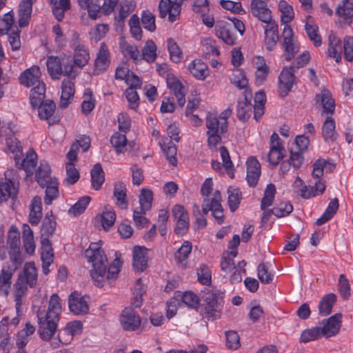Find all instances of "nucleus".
Returning a JSON list of instances; mask_svg holds the SVG:
<instances>
[{"label": "nucleus", "mask_w": 353, "mask_h": 353, "mask_svg": "<svg viewBox=\"0 0 353 353\" xmlns=\"http://www.w3.org/2000/svg\"><path fill=\"white\" fill-rule=\"evenodd\" d=\"M265 35L266 48L271 51L275 47L279 40L278 25L274 21L267 23L265 28Z\"/></svg>", "instance_id": "393cba45"}, {"label": "nucleus", "mask_w": 353, "mask_h": 353, "mask_svg": "<svg viewBox=\"0 0 353 353\" xmlns=\"http://www.w3.org/2000/svg\"><path fill=\"white\" fill-rule=\"evenodd\" d=\"M315 99L317 101H321L323 106V113L333 114L335 103L328 90L323 89L321 90V93L316 95Z\"/></svg>", "instance_id": "473e14b6"}, {"label": "nucleus", "mask_w": 353, "mask_h": 353, "mask_svg": "<svg viewBox=\"0 0 353 353\" xmlns=\"http://www.w3.org/2000/svg\"><path fill=\"white\" fill-rule=\"evenodd\" d=\"M119 323L121 327L125 331L134 332L141 327V319L134 308L126 307L119 315Z\"/></svg>", "instance_id": "6e6552de"}, {"label": "nucleus", "mask_w": 353, "mask_h": 353, "mask_svg": "<svg viewBox=\"0 0 353 353\" xmlns=\"http://www.w3.org/2000/svg\"><path fill=\"white\" fill-rule=\"evenodd\" d=\"M125 185L121 181H117L114 185V196L117 199L116 204L121 209L128 208V201L126 194Z\"/></svg>", "instance_id": "c9c22d12"}, {"label": "nucleus", "mask_w": 353, "mask_h": 353, "mask_svg": "<svg viewBox=\"0 0 353 353\" xmlns=\"http://www.w3.org/2000/svg\"><path fill=\"white\" fill-rule=\"evenodd\" d=\"M36 0H23L19 4L18 11L19 26L26 27L28 25L32 11V4Z\"/></svg>", "instance_id": "a878e982"}, {"label": "nucleus", "mask_w": 353, "mask_h": 353, "mask_svg": "<svg viewBox=\"0 0 353 353\" xmlns=\"http://www.w3.org/2000/svg\"><path fill=\"white\" fill-rule=\"evenodd\" d=\"M143 59L148 63L154 62L157 58V46L152 40H148L142 49Z\"/></svg>", "instance_id": "864d4df0"}, {"label": "nucleus", "mask_w": 353, "mask_h": 353, "mask_svg": "<svg viewBox=\"0 0 353 353\" xmlns=\"http://www.w3.org/2000/svg\"><path fill=\"white\" fill-rule=\"evenodd\" d=\"M275 193V185L272 183L268 184L265 190L264 196L261 200V209L262 210H265L268 207L272 205Z\"/></svg>", "instance_id": "4d7b16f0"}, {"label": "nucleus", "mask_w": 353, "mask_h": 353, "mask_svg": "<svg viewBox=\"0 0 353 353\" xmlns=\"http://www.w3.org/2000/svg\"><path fill=\"white\" fill-rule=\"evenodd\" d=\"M161 149L170 163L173 166H176L178 162L176 157L177 152L176 146L170 141L167 145H162Z\"/></svg>", "instance_id": "e2e57ef3"}, {"label": "nucleus", "mask_w": 353, "mask_h": 353, "mask_svg": "<svg viewBox=\"0 0 353 353\" xmlns=\"http://www.w3.org/2000/svg\"><path fill=\"white\" fill-rule=\"evenodd\" d=\"M221 270L225 273H230L234 270L231 276V281L232 283L241 281V276L240 274V270H237L236 267L234 265V261L232 258L225 256V254H223L221 261Z\"/></svg>", "instance_id": "2f4dec72"}, {"label": "nucleus", "mask_w": 353, "mask_h": 353, "mask_svg": "<svg viewBox=\"0 0 353 353\" xmlns=\"http://www.w3.org/2000/svg\"><path fill=\"white\" fill-rule=\"evenodd\" d=\"M336 165L330 159H317L312 165V175L314 179H319L323 175L324 170L327 173H331L335 169Z\"/></svg>", "instance_id": "b1692460"}, {"label": "nucleus", "mask_w": 353, "mask_h": 353, "mask_svg": "<svg viewBox=\"0 0 353 353\" xmlns=\"http://www.w3.org/2000/svg\"><path fill=\"white\" fill-rule=\"evenodd\" d=\"M256 69V83L258 85H262L266 81L268 74L269 73V67L265 63L263 57H259L257 58Z\"/></svg>", "instance_id": "37998d69"}, {"label": "nucleus", "mask_w": 353, "mask_h": 353, "mask_svg": "<svg viewBox=\"0 0 353 353\" xmlns=\"http://www.w3.org/2000/svg\"><path fill=\"white\" fill-rule=\"evenodd\" d=\"M132 256L134 269L138 272H143L148 267V249L137 245L133 249Z\"/></svg>", "instance_id": "412c9836"}, {"label": "nucleus", "mask_w": 353, "mask_h": 353, "mask_svg": "<svg viewBox=\"0 0 353 353\" xmlns=\"http://www.w3.org/2000/svg\"><path fill=\"white\" fill-rule=\"evenodd\" d=\"M14 170H8L5 172L4 181H0V203L6 201L10 198H14L17 195V190L14 186Z\"/></svg>", "instance_id": "f8f14e48"}, {"label": "nucleus", "mask_w": 353, "mask_h": 353, "mask_svg": "<svg viewBox=\"0 0 353 353\" xmlns=\"http://www.w3.org/2000/svg\"><path fill=\"white\" fill-rule=\"evenodd\" d=\"M152 192L149 189L143 188L139 195V209L142 212L150 210L152 207Z\"/></svg>", "instance_id": "5fc2aeb1"}, {"label": "nucleus", "mask_w": 353, "mask_h": 353, "mask_svg": "<svg viewBox=\"0 0 353 353\" xmlns=\"http://www.w3.org/2000/svg\"><path fill=\"white\" fill-rule=\"evenodd\" d=\"M166 83L170 92L176 97L179 105L183 107L185 103V92L181 81L173 74H169L166 78Z\"/></svg>", "instance_id": "aec40b11"}, {"label": "nucleus", "mask_w": 353, "mask_h": 353, "mask_svg": "<svg viewBox=\"0 0 353 353\" xmlns=\"http://www.w3.org/2000/svg\"><path fill=\"white\" fill-rule=\"evenodd\" d=\"M15 270L6 265L3 266L0 273V295L6 296L10 291L11 280Z\"/></svg>", "instance_id": "cd10ccee"}, {"label": "nucleus", "mask_w": 353, "mask_h": 353, "mask_svg": "<svg viewBox=\"0 0 353 353\" xmlns=\"http://www.w3.org/2000/svg\"><path fill=\"white\" fill-rule=\"evenodd\" d=\"M322 134L324 140L327 142H334L337 138V133L335 130V121L334 119L328 116L323 123Z\"/></svg>", "instance_id": "4c0bfd02"}, {"label": "nucleus", "mask_w": 353, "mask_h": 353, "mask_svg": "<svg viewBox=\"0 0 353 353\" xmlns=\"http://www.w3.org/2000/svg\"><path fill=\"white\" fill-rule=\"evenodd\" d=\"M56 226L55 216L52 211L48 212L42 221L40 231L41 235L51 236L55 231Z\"/></svg>", "instance_id": "58836bf2"}, {"label": "nucleus", "mask_w": 353, "mask_h": 353, "mask_svg": "<svg viewBox=\"0 0 353 353\" xmlns=\"http://www.w3.org/2000/svg\"><path fill=\"white\" fill-rule=\"evenodd\" d=\"M251 12L261 21L267 23L272 20V12L263 0H252L250 3Z\"/></svg>", "instance_id": "a211bd4d"}, {"label": "nucleus", "mask_w": 353, "mask_h": 353, "mask_svg": "<svg viewBox=\"0 0 353 353\" xmlns=\"http://www.w3.org/2000/svg\"><path fill=\"white\" fill-rule=\"evenodd\" d=\"M110 63V52L105 43H101L94 62V74L99 75L105 71Z\"/></svg>", "instance_id": "f3484780"}, {"label": "nucleus", "mask_w": 353, "mask_h": 353, "mask_svg": "<svg viewBox=\"0 0 353 353\" xmlns=\"http://www.w3.org/2000/svg\"><path fill=\"white\" fill-rule=\"evenodd\" d=\"M189 70L199 80H204L208 76V65L199 59L194 60L189 65Z\"/></svg>", "instance_id": "ea45409f"}, {"label": "nucleus", "mask_w": 353, "mask_h": 353, "mask_svg": "<svg viewBox=\"0 0 353 353\" xmlns=\"http://www.w3.org/2000/svg\"><path fill=\"white\" fill-rule=\"evenodd\" d=\"M119 0H78L81 8L88 10L92 19L99 17L101 12L105 14L112 12Z\"/></svg>", "instance_id": "423d86ee"}, {"label": "nucleus", "mask_w": 353, "mask_h": 353, "mask_svg": "<svg viewBox=\"0 0 353 353\" xmlns=\"http://www.w3.org/2000/svg\"><path fill=\"white\" fill-rule=\"evenodd\" d=\"M230 82L234 84L239 89H247L246 87L248 84V80L245 77V74L242 70H236L230 77Z\"/></svg>", "instance_id": "052dcab7"}, {"label": "nucleus", "mask_w": 353, "mask_h": 353, "mask_svg": "<svg viewBox=\"0 0 353 353\" xmlns=\"http://www.w3.org/2000/svg\"><path fill=\"white\" fill-rule=\"evenodd\" d=\"M50 172L51 170L48 163L46 161H41L35 174L36 180L41 187L44 188L45 185L52 180L53 178L50 176Z\"/></svg>", "instance_id": "f704fd0d"}, {"label": "nucleus", "mask_w": 353, "mask_h": 353, "mask_svg": "<svg viewBox=\"0 0 353 353\" xmlns=\"http://www.w3.org/2000/svg\"><path fill=\"white\" fill-rule=\"evenodd\" d=\"M342 314L340 313L335 314L327 319H324L321 324V330L323 336L330 337L336 335L341 326Z\"/></svg>", "instance_id": "6ab92c4d"}, {"label": "nucleus", "mask_w": 353, "mask_h": 353, "mask_svg": "<svg viewBox=\"0 0 353 353\" xmlns=\"http://www.w3.org/2000/svg\"><path fill=\"white\" fill-rule=\"evenodd\" d=\"M48 72L53 79H59L61 74L75 79L78 72L74 70L71 56L64 55L63 57L50 56L46 61Z\"/></svg>", "instance_id": "39448f33"}, {"label": "nucleus", "mask_w": 353, "mask_h": 353, "mask_svg": "<svg viewBox=\"0 0 353 353\" xmlns=\"http://www.w3.org/2000/svg\"><path fill=\"white\" fill-rule=\"evenodd\" d=\"M293 31L288 25L284 26L282 37L283 38V46L285 52V59L291 61L299 51V47L293 41Z\"/></svg>", "instance_id": "dca6fc26"}, {"label": "nucleus", "mask_w": 353, "mask_h": 353, "mask_svg": "<svg viewBox=\"0 0 353 353\" xmlns=\"http://www.w3.org/2000/svg\"><path fill=\"white\" fill-rule=\"evenodd\" d=\"M42 217L41 200L39 196L33 198L30 205V212L29 214V222L32 225H37Z\"/></svg>", "instance_id": "e433bc0d"}, {"label": "nucleus", "mask_w": 353, "mask_h": 353, "mask_svg": "<svg viewBox=\"0 0 353 353\" xmlns=\"http://www.w3.org/2000/svg\"><path fill=\"white\" fill-rule=\"evenodd\" d=\"M221 201V193L219 190H216L214 193V202L212 204L213 211L212 214L219 225L223 223L224 221L223 209Z\"/></svg>", "instance_id": "a18cd8bd"}, {"label": "nucleus", "mask_w": 353, "mask_h": 353, "mask_svg": "<svg viewBox=\"0 0 353 353\" xmlns=\"http://www.w3.org/2000/svg\"><path fill=\"white\" fill-rule=\"evenodd\" d=\"M226 347L232 350H236L241 346L240 337L237 332L229 330L225 332Z\"/></svg>", "instance_id": "338daca9"}, {"label": "nucleus", "mask_w": 353, "mask_h": 353, "mask_svg": "<svg viewBox=\"0 0 353 353\" xmlns=\"http://www.w3.org/2000/svg\"><path fill=\"white\" fill-rule=\"evenodd\" d=\"M246 163V179L250 187H254L256 185L261 175V164L259 161L253 157L248 158Z\"/></svg>", "instance_id": "4be33fe9"}, {"label": "nucleus", "mask_w": 353, "mask_h": 353, "mask_svg": "<svg viewBox=\"0 0 353 353\" xmlns=\"http://www.w3.org/2000/svg\"><path fill=\"white\" fill-rule=\"evenodd\" d=\"M224 292L218 289L206 288L201 293V314L208 321L219 319L224 305Z\"/></svg>", "instance_id": "7ed1b4c3"}, {"label": "nucleus", "mask_w": 353, "mask_h": 353, "mask_svg": "<svg viewBox=\"0 0 353 353\" xmlns=\"http://www.w3.org/2000/svg\"><path fill=\"white\" fill-rule=\"evenodd\" d=\"M294 69L293 67L284 68L279 77V89L280 94L284 97L292 90L295 83Z\"/></svg>", "instance_id": "4468645a"}, {"label": "nucleus", "mask_w": 353, "mask_h": 353, "mask_svg": "<svg viewBox=\"0 0 353 353\" xmlns=\"http://www.w3.org/2000/svg\"><path fill=\"white\" fill-rule=\"evenodd\" d=\"M74 94V84L71 80L64 79L61 85V95L60 97L59 106L62 109L66 108L70 100L73 97Z\"/></svg>", "instance_id": "c756f323"}, {"label": "nucleus", "mask_w": 353, "mask_h": 353, "mask_svg": "<svg viewBox=\"0 0 353 353\" xmlns=\"http://www.w3.org/2000/svg\"><path fill=\"white\" fill-rule=\"evenodd\" d=\"M134 5L132 0H121L120 8L118 16L116 17L118 21H123L134 10Z\"/></svg>", "instance_id": "69168bd1"}, {"label": "nucleus", "mask_w": 353, "mask_h": 353, "mask_svg": "<svg viewBox=\"0 0 353 353\" xmlns=\"http://www.w3.org/2000/svg\"><path fill=\"white\" fill-rule=\"evenodd\" d=\"M39 117L42 120H48V124L52 125L55 123V121H51L50 119L53 115L56 105L51 100H46L37 105Z\"/></svg>", "instance_id": "72a5a7b5"}, {"label": "nucleus", "mask_w": 353, "mask_h": 353, "mask_svg": "<svg viewBox=\"0 0 353 353\" xmlns=\"http://www.w3.org/2000/svg\"><path fill=\"white\" fill-rule=\"evenodd\" d=\"M61 313L60 298L57 294H53L48 301L47 311L39 309L37 312L38 332L42 340L48 341L54 335Z\"/></svg>", "instance_id": "f03ea898"}, {"label": "nucleus", "mask_w": 353, "mask_h": 353, "mask_svg": "<svg viewBox=\"0 0 353 353\" xmlns=\"http://www.w3.org/2000/svg\"><path fill=\"white\" fill-rule=\"evenodd\" d=\"M91 182L93 188L96 190L101 189L105 181V174L100 163H96L90 171Z\"/></svg>", "instance_id": "79ce46f5"}, {"label": "nucleus", "mask_w": 353, "mask_h": 353, "mask_svg": "<svg viewBox=\"0 0 353 353\" xmlns=\"http://www.w3.org/2000/svg\"><path fill=\"white\" fill-rule=\"evenodd\" d=\"M90 201L91 198L89 196L80 198L78 201L69 209L68 214L73 216L81 214L87 208Z\"/></svg>", "instance_id": "3c124183"}, {"label": "nucleus", "mask_w": 353, "mask_h": 353, "mask_svg": "<svg viewBox=\"0 0 353 353\" xmlns=\"http://www.w3.org/2000/svg\"><path fill=\"white\" fill-rule=\"evenodd\" d=\"M167 48L170 59L174 63H179L183 59V52L176 42L172 38L168 39Z\"/></svg>", "instance_id": "8fccbe9b"}, {"label": "nucleus", "mask_w": 353, "mask_h": 353, "mask_svg": "<svg viewBox=\"0 0 353 353\" xmlns=\"http://www.w3.org/2000/svg\"><path fill=\"white\" fill-rule=\"evenodd\" d=\"M252 98L251 90L246 89L238 101L236 116L239 120L243 122L248 121L251 117L253 108L251 103Z\"/></svg>", "instance_id": "9b49d317"}, {"label": "nucleus", "mask_w": 353, "mask_h": 353, "mask_svg": "<svg viewBox=\"0 0 353 353\" xmlns=\"http://www.w3.org/2000/svg\"><path fill=\"white\" fill-rule=\"evenodd\" d=\"M127 141L125 135L119 132H115L110 139V143L116 149L117 154L124 152L126 150Z\"/></svg>", "instance_id": "603ef678"}, {"label": "nucleus", "mask_w": 353, "mask_h": 353, "mask_svg": "<svg viewBox=\"0 0 353 353\" xmlns=\"http://www.w3.org/2000/svg\"><path fill=\"white\" fill-rule=\"evenodd\" d=\"M70 46L74 51L72 58V63L80 69L86 65L90 60V53L88 48L82 43L79 34L74 32L71 36Z\"/></svg>", "instance_id": "0eeeda50"}, {"label": "nucleus", "mask_w": 353, "mask_h": 353, "mask_svg": "<svg viewBox=\"0 0 353 353\" xmlns=\"http://www.w3.org/2000/svg\"><path fill=\"white\" fill-rule=\"evenodd\" d=\"M328 41V56L334 58L336 63H339L341 61V53L343 51L341 40L335 34L332 32L329 35Z\"/></svg>", "instance_id": "c85d7f7f"}, {"label": "nucleus", "mask_w": 353, "mask_h": 353, "mask_svg": "<svg viewBox=\"0 0 353 353\" xmlns=\"http://www.w3.org/2000/svg\"><path fill=\"white\" fill-rule=\"evenodd\" d=\"M145 290L144 285L141 282V279H138L134 285V290L133 292V297L131 300V306L132 308H139L142 305L143 299L142 296L145 293Z\"/></svg>", "instance_id": "49530a36"}, {"label": "nucleus", "mask_w": 353, "mask_h": 353, "mask_svg": "<svg viewBox=\"0 0 353 353\" xmlns=\"http://www.w3.org/2000/svg\"><path fill=\"white\" fill-rule=\"evenodd\" d=\"M37 270L33 262H28L24 265L23 272L19 274L14 284V298L15 307L18 316L21 313V307L28 288H33L37 282Z\"/></svg>", "instance_id": "20e7f679"}, {"label": "nucleus", "mask_w": 353, "mask_h": 353, "mask_svg": "<svg viewBox=\"0 0 353 353\" xmlns=\"http://www.w3.org/2000/svg\"><path fill=\"white\" fill-rule=\"evenodd\" d=\"M279 9L281 12V23L288 25V23L293 19L294 16L292 6L288 4L285 1L281 0L279 3Z\"/></svg>", "instance_id": "09e8293b"}, {"label": "nucleus", "mask_w": 353, "mask_h": 353, "mask_svg": "<svg viewBox=\"0 0 353 353\" xmlns=\"http://www.w3.org/2000/svg\"><path fill=\"white\" fill-rule=\"evenodd\" d=\"M207 134L221 133L224 134L228 130V121H219V119L212 114L206 117Z\"/></svg>", "instance_id": "7c9ffc66"}, {"label": "nucleus", "mask_w": 353, "mask_h": 353, "mask_svg": "<svg viewBox=\"0 0 353 353\" xmlns=\"http://www.w3.org/2000/svg\"><path fill=\"white\" fill-rule=\"evenodd\" d=\"M303 181L299 176L296 178L294 183V187H297L299 185L302 186L299 190V193L301 197L303 199H310L318 195L314 186L303 185Z\"/></svg>", "instance_id": "680f3d73"}, {"label": "nucleus", "mask_w": 353, "mask_h": 353, "mask_svg": "<svg viewBox=\"0 0 353 353\" xmlns=\"http://www.w3.org/2000/svg\"><path fill=\"white\" fill-rule=\"evenodd\" d=\"M336 301V296L334 293H330L321 299L319 304V314L321 316L329 315L332 312V307Z\"/></svg>", "instance_id": "a19ab883"}, {"label": "nucleus", "mask_w": 353, "mask_h": 353, "mask_svg": "<svg viewBox=\"0 0 353 353\" xmlns=\"http://www.w3.org/2000/svg\"><path fill=\"white\" fill-rule=\"evenodd\" d=\"M8 254L11 264H8L6 266L14 268L16 271L22 265L24 258L20 252V249L9 250Z\"/></svg>", "instance_id": "0e129e2a"}, {"label": "nucleus", "mask_w": 353, "mask_h": 353, "mask_svg": "<svg viewBox=\"0 0 353 353\" xmlns=\"http://www.w3.org/2000/svg\"><path fill=\"white\" fill-rule=\"evenodd\" d=\"M336 14L343 23L350 25L353 18V0H343L336 8Z\"/></svg>", "instance_id": "bb28decb"}, {"label": "nucleus", "mask_w": 353, "mask_h": 353, "mask_svg": "<svg viewBox=\"0 0 353 353\" xmlns=\"http://www.w3.org/2000/svg\"><path fill=\"white\" fill-rule=\"evenodd\" d=\"M46 195L44 196V202L46 205H50L52 201L55 199L59 194L58 181L57 178L53 177L52 180L50 181L45 185Z\"/></svg>", "instance_id": "de8ad7c7"}, {"label": "nucleus", "mask_w": 353, "mask_h": 353, "mask_svg": "<svg viewBox=\"0 0 353 353\" xmlns=\"http://www.w3.org/2000/svg\"><path fill=\"white\" fill-rule=\"evenodd\" d=\"M14 24V14L12 11L5 14L0 19V36L8 34Z\"/></svg>", "instance_id": "bf43d9fd"}, {"label": "nucleus", "mask_w": 353, "mask_h": 353, "mask_svg": "<svg viewBox=\"0 0 353 353\" xmlns=\"http://www.w3.org/2000/svg\"><path fill=\"white\" fill-rule=\"evenodd\" d=\"M216 35L225 44L234 46L236 41V37L232 24L220 21L215 26Z\"/></svg>", "instance_id": "2eb2a0df"}, {"label": "nucleus", "mask_w": 353, "mask_h": 353, "mask_svg": "<svg viewBox=\"0 0 353 353\" xmlns=\"http://www.w3.org/2000/svg\"><path fill=\"white\" fill-rule=\"evenodd\" d=\"M228 205L231 212H234L239 207L241 199V192L237 188L229 187L228 189Z\"/></svg>", "instance_id": "6e6d98bb"}, {"label": "nucleus", "mask_w": 353, "mask_h": 353, "mask_svg": "<svg viewBox=\"0 0 353 353\" xmlns=\"http://www.w3.org/2000/svg\"><path fill=\"white\" fill-rule=\"evenodd\" d=\"M305 31L308 37L316 47H319L321 45V37L319 34V28L316 25L307 23L305 24Z\"/></svg>", "instance_id": "774afa93"}, {"label": "nucleus", "mask_w": 353, "mask_h": 353, "mask_svg": "<svg viewBox=\"0 0 353 353\" xmlns=\"http://www.w3.org/2000/svg\"><path fill=\"white\" fill-rule=\"evenodd\" d=\"M85 296L74 291L68 298V306L70 312L74 315H83L88 312L89 306Z\"/></svg>", "instance_id": "ddd939ff"}, {"label": "nucleus", "mask_w": 353, "mask_h": 353, "mask_svg": "<svg viewBox=\"0 0 353 353\" xmlns=\"http://www.w3.org/2000/svg\"><path fill=\"white\" fill-rule=\"evenodd\" d=\"M184 0H161L159 3V17L165 18L168 14V19L173 22L179 17L181 5Z\"/></svg>", "instance_id": "1a4fd4ad"}, {"label": "nucleus", "mask_w": 353, "mask_h": 353, "mask_svg": "<svg viewBox=\"0 0 353 353\" xmlns=\"http://www.w3.org/2000/svg\"><path fill=\"white\" fill-rule=\"evenodd\" d=\"M85 255L92 264L93 269L90 271V275L93 280L101 283L105 279L110 281L117 278L121 266V261L117 256L107 269V257L103 250L96 243L90 245L85 252Z\"/></svg>", "instance_id": "f257e3e1"}, {"label": "nucleus", "mask_w": 353, "mask_h": 353, "mask_svg": "<svg viewBox=\"0 0 353 353\" xmlns=\"http://www.w3.org/2000/svg\"><path fill=\"white\" fill-rule=\"evenodd\" d=\"M270 150L268 154V162L275 167L285 157V150L278 134L274 132L270 137Z\"/></svg>", "instance_id": "9d476101"}, {"label": "nucleus", "mask_w": 353, "mask_h": 353, "mask_svg": "<svg viewBox=\"0 0 353 353\" xmlns=\"http://www.w3.org/2000/svg\"><path fill=\"white\" fill-rule=\"evenodd\" d=\"M9 250L20 249V233L16 227L12 226L7 237Z\"/></svg>", "instance_id": "13d9d810"}, {"label": "nucleus", "mask_w": 353, "mask_h": 353, "mask_svg": "<svg viewBox=\"0 0 353 353\" xmlns=\"http://www.w3.org/2000/svg\"><path fill=\"white\" fill-rule=\"evenodd\" d=\"M46 85L44 83H39L33 86L30 92V103L33 107H37L41 103L45 101Z\"/></svg>", "instance_id": "c03bdc74"}, {"label": "nucleus", "mask_w": 353, "mask_h": 353, "mask_svg": "<svg viewBox=\"0 0 353 353\" xmlns=\"http://www.w3.org/2000/svg\"><path fill=\"white\" fill-rule=\"evenodd\" d=\"M40 68L39 66H32L30 68L26 70L19 77L20 83L26 86H35L40 81Z\"/></svg>", "instance_id": "5701e85b"}]
</instances>
